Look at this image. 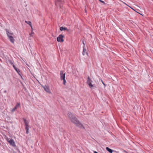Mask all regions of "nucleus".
I'll return each mask as SVG.
<instances>
[{
    "instance_id": "nucleus-28",
    "label": "nucleus",
    "mask_w": 153,
    "mask_h": 153,
    "mask_svg": "<svg viewBox=\"0 0 153 153\" xmlns=\"http://www.w3.org/2000/svg\"><path fill=\"white\" fill-rule=\"evenodd\" d=\"M152 36H153V35H152Z\"/></svg>"
},
{
    "instance_id": "nucleus-2",
    "label": "nucleus",
    "mask_w": 153,
    "mask_h": 153,
    "mask_svg": "<svg viewBox=\"0 0 153 153\" xmlns=\"http://www.w3.org/2000/svg\"><path fill=\"white\" fill-rule=\"evenodd\" d=\"M24 125L25 127V129L26 131V133L27 134L29 133V129L30 127L29 123H30V120L29 119H26L25 118H23Z\"/></svg>"
},
{
    "instance_id": "nucleus-26",
    "label": "nucleus",
    "mask_w": 153,
    "mask_h": 153,
    "mask_svg": "<svg viewBox=\"0 0 153 153\" xmlns=\"http://www.w3.org/2000/svg\"><path fill=\"white\" fill-rule=\"evenodd\" d=\"M123 3H124V4H126V5H127V4H126L125 3V2H123Z\"/></svg>"
},
{
    "instance_id": "nucleus-23",
    "label": "nucleus",
    "mask_w": 153,
    "mask_h": 153,
    "mask_svg": "<svg viewBox=\"0 0 153 153\" xmlns=\"http://www.w3.org/2000/svg\"><path fill=\"white\" fill-rule=\"evenodd\" d=\"M34 33L32 31L31 32V33L30 34V35H31V34H33Z\"/></svg>"
},
{
    "instance_id": "nucleus-25",
    "label": "nucleus",
    "mask_w": 153,
    "mask_h": 153,
    "mask_svg": "<svg viewBox=\"0 0 153 153\" xmlns=\"http://www.w3.org/2000/svg\"><path fill=\"white\" fill-rule=\"evenodd\" d=\"M83 44L84 45H85V43H84V42H83Z\"/></svg>"
},
{
    "instance_id": "nucleus-21",
    "label": "nucleus",
    "mask_w": 153,
    "mask_h": 153,
    "mask_svg": "<svg viewBox=\"0 0 153 153\" xmlns=\"http://www.w3.org/2000/svg\"><path fill=\"white\" fill-rule=\"evenodd\" d=\"M123 152H124V153H128V152H126V151L125 150H123Z\"/></svg>"
},
{
    "instance_id": "nucleus-12",
    "label": "nucleus",
    "mask_w": 153,
    "mask_h": 153,
    "mask_svg": "<svg viewBox=\"0 0 153 153\" xmlns=\"http://www.w3.org/2000/svg\"><path fill=\"white\" fill-rule=\"evenodd\" d=\"M106 149L108 152L110 153H112L113 150H112V149L109 148L108 147H107L106 148Z\"/></svg>"
},
{
    "instance_id": "nucleus-14",
    "label": "nucleus",
    "mask_w": 153,
    "mask_h": 153,
    "mask_svg": "<svg viewBox=\"0 0 153 153\" xmlns=\"http://www.w3.org/2000/svg\"><path fill=\"white\" fill-rule=\"evenodd\" d=\"M20 82L22 84V85L23 86L24 88H25V85L26 84L25 83L24 81H20Z\"/></svg>"
},
{
    "instance_id": "nucleus-3",
    "label": "nucleus",
    "mask_w": 153,
    "mask_h": 153,
    "mask_svg": "<svg viewBox=\"0 0 153 153\" xmlns=\"http://www.w3.org/2000/svg\"><path fill=\"white\" fill-rule=\"evenodd\" d=\"M6 31L9 39L11 42L13 43L14 42L15 39H14L12 36L13 35V33L10 32L7 29H6Z\"/></svg>"
},
{
    "instance_id": "nucleus-17",
    "label": "nucleus",
    "mask_w": 153,
    "mask_h": 153,
    "mask_svg": "<svg viewBox=\"0 0 153 153\" xmlns=\"http://www.w3.org/2000/svg\"><path fill=\"white\" fill-rule=\"evenodd\" d=\"M19 105V103H17V106H16L14 108H13L12 109V112H13L15 111V110L16 109V107L17 106H18Z\"/></svg>"
},
{
    "instance_id": "nucleus-15",
    "label": "nucleus",
    "mask_w": 153,
    "mask_h": 153,
    "mask_svg": "<svg viewBox=\"0 0 153 153\" xmlns=\"http://www.w3.org/2000/svg\"><path fill=\"white\" fill-rule=\"evenodd\" d=\"M25 22L26 23L28 24L32 27V23L31 22L27 21H25Z\"/></svg>"
},
{
    "instance_id": "nucleus-1",
    "label": "nucleus",
    "mask_w": 153,
    "mask_h": 153,
    "mask_svg": "<svg viewBox=\"0 0 153 153\" xmlns=\"http://www.w3.org/2000/svg\"><path fill=\"white\" fill-rule=\"evenodd\" d=\"M67 115L71 121L73 123L75 124L76 125L80 128H83L82 125L77 120L75 116L72 114L71 112H68Z\"/></svg>"
},
{
    "instance_id": "nucleus-20",
    "label": "nucleus",
    "mask_w": 153,
    "mask_h": 153,
    "mask_svg": "<svg viewBox=\"0 0 153 153\" xmlns=\"http://www.w3.org/2000/svg\"><path fill=\"white\" fill-rule=\"evenodd\" d=\"M20 77L23 80H24V79L22 77V76H21V75L20 74Z\"/></svg>"
},
{
    "instance_id": "nucleus-24",
    "label": "nucleus",
    "mask_w": 153,
    "mask_h": 153,
    "mask_svg": "<svg viewBox=\"0 0 153 153\" xmlns=\"http://www.w3.org/2000/svg\"><path fill=\"white\" fill-rule=\"evenodd\" d=\"M94 153H98L96 151H94Z\"/></svg>"
},
{
    "instance_id": "nucleus-22",
    "label": "nucleus",
    "mask_w": 153,
    "mask_h": 153,
    "mask_svg": "<svg viewBox=\"0 0 153 153\" xmlns=\"http://www.w3.org/2000/svg\"><path fill=\"white\" fill-rule=\"evenodd\" d=\"M102 84H103L104 85V86L105 87L106 86V85H105V84L103 82V81L102 80Z\"/></svg>"
},
{
    "instance_id": "nucleus-13",
    "label": "nucleus",
    "mask_w": 153,
    "mask_h": 153,
    "mask_svg": "<svg viewBox=\"0 0 153 153\" xmlns=\"http://www.w3.org/2000/svg\"><path fill=\"white\" fill-rule=\"evenodd\" d=\"M13 67L14 68V69L16 71V72H17V73L19 74V69H17L16 67L13 65Z\"/></svg>"
},
{
    "instance_id": "nucleus-6",
    "label": "nucleus",
    "mask_w": 153,
    "mask_h": 153,
    "mask_svg": "<svg viewBox=\"0 0 153 153\" xmlns=\"http://www.w3.org/2000/svg\"><path fill=\"white\" fill-rule=\"evenodd\" d=\"M64 37V36L62 34H60L57 38V41L58 42H62L64 41V39L63 38Z\"/></svg>"
},
{
    "instance_id": "nucleus-5",
    "label": "nucleus",
    "mask_w": 153,
    "mask_h": 153,
    "mask_svg": "<svg viewBox=\"0 0 153 153\" xmlns=\"http://www.w3.org/2000/svg\"><path fill=\"white\" fill-rule=\"evenodd\" d=\"M87 82V84L88 85L89 87L91 88L92 89L93 88V85L92 84V81L91 79L89 76H88Z\"/></svg>"
},
{
    "instance_id": "nucleus-7",
    "label": "nucleus",
    "mask_w": 153,
    "mask_h": 153,
    "mask_svg": "<svg viewBox=\"0 0 153 153\" xmlns=\"http://www.w3.org/2000/svg\"><path fill=\"white\" fill-rule=\"evenodd\" d=\"M42 86L44 90L45 91L51 94V92L50 91L48 86L45 85H42Z\"/></svg>"
},
{
    "instance_id": "nucleus-9",
    "label": "nucleus",
    "mask_w": 153,
    "mask_h": 153,
    "mask_svg": "<svg viewBox=\"0 0 153 153\" xmlns=\"http://www.w3.org/2000/svg\"><path fill=\"white\" fill-rule=\"evenodd\" d=\"M60 72V78L61 80H62L63 79H65V74L64 73L63 71H61Z\"/></svg>"
},
{
    "instance_id": "nucleus-16",
    "label": "nucleus",
    "mask_w": 153,
    "mask_h": 153,
    "mask_svg": "<svg viewBox=\"0 0 153 153\" xmlns=\"http://www.w3.org/2000/svg\"><path fill=\"white\" fill-rule=\"evenodd\" d=\"M8 62L10 64H11L12 65H13V62L12 60H8Z\"/></svg>"
},
{
    "instance_id": "nucleus-19",
    "label": "nucleus",
    "mask_w": 153,
    "mask_h": 153,
    "mask_svg": "<svg viewBox=\"0 0 153 153\" xmlns=\"http://www.w3.org/2000/svg\"><path fill=\"white\" fill-rule=\"evenodd\" d=\"M100 2H101V3H103L104 4H105V2L102 0H98Z\"/></svg>"
},
{
    "instance_id": "nucleus-10",
    "label": "nucleus",
    "mask_w": 153,
    "mask_h": 153,
    "mask_svg": "<svg viewBox=\"0 0 153 153\" xmlns=\"http://www.w3.org/2000/svg\"><path fill=\"white\" fill-rule=\"evenodd\" d=\"M83 51L82 52V54L83 55H85L86 54L88 55V53L86 49L85 48V45H83Z\"/></svg>"
},
{
    "instance_id": "nucleus-18",
    "label": "nucleus",
    "mask_w": 153,
    "mask_h": 153,
    "mask_svg": "<svg viewBox=\"0 0 153 153\" xmlns=\"http://www.w3.org/2000/svg\"><path fill=\"white\" fill-rule=\"evenodd\" d=\"M63 84L65 85V84L66 82V81L65 80V79H63Z\"/></svg>"
},
{
    "instance_id": "nucleus-4",
    "label": "nucleus",
    "mask_w": 153,
    "mask_h": 153,
    "mask_svg": "<svg viewBox=\"0 0 153 153\" xmlns=\"http://www.w3.org/2000/svg\"><path fill=\"white\" fill-rule=\"evenodd\" d=\"M64 0H57L55 2V4L56 5H59V7L61 8L63 6V5L64 3Z\"/></svg>"
},
{
    "instance_id": "nucleus-8",
    "label": "nucleus",
    "mask_w": 153,
    "mask_h": 153,
    "mask_svg": "<svg viewBox=\"0 0 153 153\" xmlns=\"http://www.w3.org/2000/svg\"><path fill=\"white\" fill-rule=\"evenodd\" d=\"M7 141L9 143L10 145L13 146H15L16 145L15 144V142L14 140L12 139H9L7 138Z\"/></svg>"
},
{
    "instance_id": "nucleus-11",
    "label": "nucleus",
    "mask_w": 153,
    "mask_h": 153,
    "mask_svg": "<svg viewBox=\"0 0 153 153\" xmlns=\"http://www.w3.org/2000/svg\"><path fill=\"white\" fill-rule=\"evenodd\" d=\"M59 29L60 31H62L63 30H66L67 31H68L69 30L67 29L66 27H60Z\"/></svg>"
},
{
    "instance_id": "nucleus-27",
    "label": "nucleus",
    "mask_w": 153,
    "mask_h": 153,
    "mask_svg": "<svg viewBox=\"0 0 153 153\" xmlns=\"http://www.w3.org/2000/svg\"><path fill=\"white\" fill-rule=\"evenodd\" d=\"M85 12H86V11H86V9H85Z\"/></svg>"
}]
</instances>
